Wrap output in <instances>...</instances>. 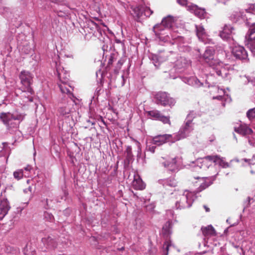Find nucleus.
I'll return each mask as SVG.
<instances>
[{
    "label": "nucleus",
    "instance_id": "nucleus-51",
    "mask_svg": "<svg viewBox=\"0 0 255 255\" xmlns=\"http://www.w3.org/2000/svg\"><path fill=\"white\" fill-rule=\"evenodd\" d=\"M204 208L205 209L206 211L208 212L210 211V209L207 206L204 205Z\"/></svg>",
    "mask_w": 255,
    "mask_h": 255
},
{
    "label": "nucleus",
    "instance_id": "nucleus-47",
    "mask_svg": "<svg viewBox=\"0 0 255 255\" xmlns=\"http://www.w3.org/2000/svg\"><path fill=\"white\" fill-rule=\"evenodd\" d=\"M108 59H108L107 68H108L110 67V66L113 64V62L114 61V60H113V59H110L109 58H108Z\"/></svg>",
    "mask_w": 255,
    "mask_h": 255
},
{
    "label": "nucleus",
    "instance_id": "nucleus-13",
    "mask_svg": "<svg viewBox=\"0 0 255 255\" xmlns=\"http://www.w3.org/2000/svg\"><path fill=\"white\" fill-rule=\"evenodd\" d=\"M210 158L212 162L223 168H227L230 167V163L226 162L225 158L221 157L219 155H212V157H210Z\"/></svg>",
    "mask_w": 255,
    "mask_h": 255
},
{
    "label": "nucleus",
    "instance_id": "nucleus-31",
    "mask_svg": "<svg viewBox=\"0 0 255 255\" xmlns=\"http://www.w3.org/2000/svg\"><path fill=\"white\" fill-rule=\"evenodd\" d=\"M243 14L240 11H234L231 15V18L232 20L235 22H237L240 18L242 17Z\"/></svg>",
    "mask_w": 255,
    "mask_h": 255
},
{
    "label": "nucleus",
    "instance_id": "nucleus-44",
    "mask_svg": "<svg viewBox=\"0 0 255 255\" xmlns=\"http://www.w3.org/2000/svg\"><path fill=\"white\" fill-rule=\"evenodd\" d=\"M12 120L22 121L23 120V117L20 115L17 116H14L12 115Z\"/></svg>",
    "mask_w": 255,
    "mask_h": 255
},
{
    "label": "nucleus",
    "instance_id": "nucleus-20",
    "mask_svg": "<svg viewBox=\"0 0 255 255\" xmlns=\"http://www.w3.org/2000/svg\"><path fill=\"white\" fill-rule=\"evenodd\" d=\"M195 179L199 180L200 182V185L198 188V192H201L202 190L205 189L212 183V181L208 178H200L199 177H195Z\"/></svg>",
    "mask_w": 255,
    "mask_h": 255
},
{
    "label": "nucleus",
    "instance_id": "nucleus-7",
    "mask_svg": "<svg viewBox=\"0 0 255 255\" xmlns=\"http://www.w3.org/2000/svg\"><path fill=\"white\" fill-rule=\"evenodd\" d=\"M173 135L169 134H159L152 137V143L160 146L168 141L174 142L175 141H173Z\"/></svg>",
    "mask_w": 255,
    "mask_h": 255
},
{
    "label": "nucleus",
    "instance_id": "nucleus-19",
    "mask_svg": "<svg viewBox=\"0 0 255 255\" xmlns=\"http://www.w3.org/2000/svg\"><path fill=\"white\" fill-rule=\"evenodd\" d=\"M132 184L134 189L136 190H142L145 188V184L138 174L134 175V179Z\"/></svg>",
    "mask_w": 255,
    "mask_h": 255
},
{
    "label": "nucleus",
    "instance_id": "nucleus-52",
    "mask_svg": "<svg viewBox=\"0 0 255 255\" xmlns=\"http://www.w3.org/2000/svg\"><path fill=\"white\" fill-rule=\"evenodd\" d=\"M253 55L255 56V49H250Z\"/></svg>",
    "mask_w": 255,
    "mask_h": 255
},
{
    "label": "nucleus",
    "instance_id": "nucleus-32",
    "mask_svg": "<svg viewBox=\"0 0 255 255\" xmlns=\"http://www.w3.org/2000/svg\"><path fill=\"white\" fill-rule=\"evenodd\" d=\"M196 117V113L193 111H190L187 116L185 121L187 122H190L191 124H194L193 123V119Z\"/></svg>",
    "mask_w": 255,
    "mask_h": 255
},
{
    "label": "nucleus",
    "instance_id": "nucleus-3",
    "mask_svg": "<svg viewBox=\"0 0 255 255\" xmlns=\"http://www.w3.org/2000/svg\"><path fill=\"white\" fill-rule=\"evenodd\" d=\"M195 198L193 193L185 191L182 195H179V199L175 203L176 208L182 209L190 207Z\"/></svg>",
    "mask_w": 255,
    "mask_h": 255
},
{
    "label": "nucleus",
    "instance_id": "nucleus-17",
    "mask_svg": "<svg viewBox=\"0 0 255 255\" xmlns=\"http://www.w3.org/2000/svg\"><path fill=\"white\" fill-rule=\"evenodd\" d=\"M232 53L236 59L239 60H246L248 57L245 49H232Z\"/></svg>",
    "mask_w": 255,
    "mask_h": 255
},
{
    "label": "nucleus",
    "instance_id": "nucleus-43",
    "mask_svg": "<svg viewBox=\"0 0 255 255\" xmlns=\"http://www.w3.org/2000/svg\"><path fill=\"white\" fill-rule=\"evenodd\" d=\"M197 81H198V79H197L195 78L192 77V78H191L188 79L187 80V81H185V82L187 83L188 84L190 85V84H192L193 81H194L196 83L197 82Z\"/></svg>",
    "mask_w": 255,
    "mask_h": 255
},
{
    "label": "nucleus",
    "instance_id": "nucleus-35",
    "mask_svg": "<svg viewBox=\"0 0 255 255\" xmlns=\"http://www.w3.org/2000/svg\"><path fill=\"white\" fill-rule=\"evenodd\" d=\"M44 219L45 221L52 222L54 221V218L52 214L45 212L44 213Z\"/></svg>",
    "mask_w": 255,
    "mask_h": 255
},
{
    "label": "nucleus",
    "instance_id": "nucleus-10",
    "mask_svg": "<svg viewBox=\"0 0 255 255\" xmlns=\"http://www.w3.org/2000/svg\"><path fill=\"white\" fill-rule=\"evenodd\" d=\"M187 10L193 13L196 16L201 19H204L207 16V12L205 8L199 7L197 5L193 3H191L187 6Z\"/></svg>",
    "mask_w": 255,
    "mask_h": 255
},
{
    "label": "nucleus",
    "instance_id": "nucleus-21",
    "mask_svg": "<svg viewBox=\"0 0 255 255\" xmlns=\"http://www.w3.org/2000/svg\"><path fill=\"white\" fill-rule=\"evenodd\" d=\"M201 230L205 239L216 235V231L212 225H208L205 227H202Z\"/></svg>",
    "mask_w": 255,
    "mask_h": 255
},
{
    "label": "nucleus",
    "instance_id": "nucleus-39",
    "mask_svg": "<svg viewBox=\"0 0 255 255\" xmlns=\"http://www.w3.org/2000/svg\"><path fill=\"white\" fill-rule=\"evenodd\" d=\"M66 93L68 95V97L73 102H75L76 97L74 96L73 94L69 90L66 89Z\"/></svg>",
    "mask_w": 255,
    "mask_h": 255
},
{
    "label": "nucleus",
    "instance_id": "nucleus-12",
    "mask_svg": "<svg viewBox=\"0 0 255 255\" xmlns=\"http://www.w3.org/2000/svg\"><path fill=\"white\" fill-rule=\"evenodd\" d=\"M159 184L162 185L163 188L168 189L169 188L175 187L177 185V182L174 177L159 179Z\"/></svg>",
    "mask_w": 255,
    "mask_h": 255
},
{
    "label": "nucleus",
    "instance_id": "nucleus-11",
    "mask_svg": "<svg viewBox=\"0 0 255 255\" xmlns=\"http://www.w3.org/2000/svg\"><path fill=\"white\" fill-rule=\"evenodd\" d=\"M234 29V28L231 25H225L222 31L220 33V37L230 43L233 42L234 40L232 37V34Z\"/></svg>",
    "mask_w": 255,
    "mask_h": 255
},
{
    "label": "nucleus",
    "instance_id": "nucleus-5",
    "mask_svg": "<svg viewBox=\"0 0 255 255\" xmlns=\"http://www.w3.org/2000/svg\"><path fill=\"white\" fill-rule=\"evenodd\" d=\"M194 125L185 121L179 131L173 134V141H178L188 137L194 129Z\"/></svg>",
    "mask_w": 255,
    "mask_h": 255
},
{
    "label": "nucleus",
    "instance_id": "nucleus-40",
    "mask_svg": "<svg viewBox=\"0 0 255 255\" xmlns=\"http://www.w3.org/2000/svg\"><path fill=\"white\" fill-rule=\"evenodd\" d=\"M177 3L181 6H186L187 8L188 0H177Z\"/></svg>",
    "mask_w": 255,
    "mask_h": 255
},
{
    "label": "nucleus",
    "instance_id": "nucleus-34",
    "mask_svg": "<svg viewBox=\"0 0 255 255\" xmlns=\"http://www.w3.org/2000/svg\"><path fill=\"white\" fill-rule=\"evenodd\" d=\"M126 153H127V160L130 162L132 159L133 155L132 154V149L131 147L130 146H128L126 149Z\"/></svg>",
    "mask_w": 255,
    "mask_h": 255
},
{
    "label": "nucleus",
    "instance_id": "nucleus-45",
    "mask_svg": "<svg viewBox=\"0 0 255 255\" xmlns=\"http://www.w3.org/2000/svg\"><path fill=\"white\" fill-rule=\"evenodd\" d=\"M148 148V150L150 151H151L152 153H154L155 151L156 147L154 146H149Z\"/></svg>",
    "mask_w": 255,
    "mask_h": 255
},
{
    "label": "nucleus",
    "instance_id": "nucleus-1",
    "mask_svg": "<svg viewBox=\"0 0 255 255\" xmlns=\"http://www.w3.org/2000/svg\"><path fill=\"white\" fill-rule=\"evenodd\" d=\"M214 49H206L202 56L205 62L216 71L217 75L227 77L229 74L227 71L231 68L229 65L223 64L219 60L214 59Z\"/></svg>",
    "mask_w": 255,
    "mask_h": 255
},
{
    "label": "nucleus",
    "instance_id": "nucleus-48",
    "mask_svg": "<svg viewBox=\"0 0 255 255\" xmlns=\"http://www.w3.org/2000/svg\"><path fill=\"white\" fill-rule=\"evenodd\" d=\"M108 59H108L107 68H108L110 67V66L113 64V62L114 61V60H113V59H110L109 58H108Z\"/></svg>",
    "mask_w": 255,
    "mask_h": 255
},
{
    "label": "nucleus",
    "instance_id": "nucleus-36",
    "mask_svg": "<svg viewBox=\"0 0 255 255\" xmlns=\"http://www.w3.org/2000/svg\"><path fill=\"white\" fill-rule=\"evenodd\" d=\"M14 177L17 179L19 180L23 177V172L22 169H19L13 172Z\"/></svg>",
    "mask_w": 255,
    "mask_h": 255
},
{
    "label": "nucleus",
    "instance_id": "nucleus-29",
    "mask_svg": "<svg viewBox=\"0 0 255 255\" xmlns=\"http://www.w3.org/2000/svg\"><path fill=\"white\" fill-rule=\"evenodd\" d=\"M63 69H64V68L63 67L61 68V67H58L56 66V71H57V76L59 79V80L61 82V83H58V85L62 93H64V91H63V87L62 85L63 82L61 80L60 75H61V73L63 72Z\"/></svg>",
    "mask_w": 255,
    "mask_h": 255
},
{
    "label": "nucleus",
    "instance_id": "nucleus-57",
    "mask_svg": "<svg viewBox=\"0 0 255 255\" xmlns=\"http://www.w3.org/2000/svg\"><path fill=\"white\" fill-rule=\"evenodd\" d=\"M102 122L103 123V124L106 125V123L105 122V121L103 120H102Z\"/></svg>",
    "mask_w": 255,
    "mask_h": 255
},
{
    "label": "nucleus",
    "instance_id": "nucleus-25",
    "mask_svg": "<svg viewBox=\"0 0 255 255\" xmlns=\"http://www.w3.org/2000/svg\"><path fill=\"white\" fill-rule=\"evenodd\" d=\"M163 248L165 249V255H170L172 252L175 251L174 246L170 240H168L164 243Z\"/></svg>",
    "mask_w": 255,
    "mask_h": 255
},
{
    "label": "nucleus",
    "instance_id": "nucleus-18",
    "mask_svg": "<svg viewBox=\"0 0 255 255\" xmlns=\"http://www.w3.org/2000/svg\"><path fill=\"white\" fill-rule=\"evenodd\" d=\"M234 130L243 136L251 134L253 132V130L245 124H242L239 127H235Z\"/></svg>",
    "mask_w": 255,
    "mask_h": 255
},
{
    "label": "nucleus",
    "instance_id": "nucleus-23",
    "mask_svg": "<svg viewBox=\"0 0 255 255\" xmlns=\"http://www.w3.org/2000/svg\"><path fill=\"white\" fill-rule=\"evenodd\" d=\"M12 114L10 113H1L0 114V120L4 125L9 128V122L12 120Z\"/></svg>",
    "mask_w": 255,
    "mask_h": 255
},
{
    "label": "nucleus",
    "instance_id": "nucleus-38",
    "mask_svg": "<svg viewBox=\"0 0 255 255\" xmlns=\"http://www.w3.org/2000/svg\"><path fill=\"white\" fill-rule=\"evenodd\" d=\"M88 25L92 30L98 29L99 28L98 24L92 20L88 21Z\"/></svg>",
    "mask_w": 255,
    "mask_h": 255
},
{
    "label": "nucleus",
    "instance_id": "nucleus-26",
    "mask_svg": "<svg viewBox=\"0 0 255 255\" xmlns=\"http://www.w3.org/2000/svg\"><path fill=\"white\" fill-rule=\"evenodd\" d=\"M196 35L199 38V39H201L202 41L204 42V39L206 37V33L204 28L203 26L196 25Z\"/></svg>",
    "mask_w": 255,
    "mask_h": 255
},
{
    "label": "nucleus",
    "instance_id": "nucleus-50",
    "mask_svg": "<svg viewBox=\"0 0 255 255\" xmlns=\"http://www.w3.org/2000/svg\"><path fill=\"white\" fill-rule=\"evenodd\" d=\"M222 98H223V97L222 96H218L213 97L214 99H217V100H222Z\"/></svg>",
    "mask_w": 255,
    "mask_h": 255
},
{
    "label": "nucleus",
    "instance_id": "nucleus-16",
    "mask_svg": "<svg viewBox=\"0 0 255 255\" xmlns=\"http://www.w3.org/2000/svg\"><path fill=\"white\" fill-rule=\"evenodd\" d=\"M173 22L174 20L173 17L170 15H168L164 18L160 23L157 24L154 26L153 29L154 30H156L157 28L162 26H164L166 28H169L172 26Z\"/></svg>",
    "mask_w": 255,
    "mask_h": 255
},
{
    "label": "nucleus",
    "instance_id": "nucleus-41",
    "mask_svg": "<svg viewBox=\"0 0 255 255\" xmlns=\"http://www.w3.org/2000/svg\"><path fill=\"white\" fill-rule=\"evenodd\" d=\"M165 28L164 26L159 27L158 28L156 29V30H154L153 29V31H154L155 34L156 36H158L161 34V32L164 30V29Z\"/></svg>",
    "mask_w": 255,
    "mask_h": 255
},
{
    "label": "nucleus",
    "instance_id": "nucleus-24",
    "mask_svg": "<svg viewBox=\"0 0 255 255\" xmlns=\"http://www.w3.org/2000/svg\"><path fill=\"white\" fill-rule=\"evenodd\" d=\"M190 64V62L184 57H180L178 59L175 64L177 69H181L188 67Z\"/></svg>",
    "mask_w": 255,
    "mask_h": 255
},
{
    "label": "nucleus",
    "instance_id": "nucleus-15",
    "mask_svg": "<svg viewBox=\"0 0 255 255\" xmlns=\"http://www.w3.org/2000/svg\"><path fill=\"white\" fill-rule=\"evenodd\" d=\"M10 209L8 201L7 199L0 201V220H1L7 215Z\"/></svg>",
    "mask_w": 255,
    "mask_h": 255
},
{
    "label": "nucleus",
    "instance_id": "nucleus-61",
    "mask_svg": "<svg viewBox=\"0 0 255 255\" xmlns=\"http://www.w3.org/2000/svg\"><path fill=\"white\" fill-rule=\"evenodd\" d=\"M251 173H254V172L252 170V171H251Z\"/></svg>",
    "mask_w": 255,
    "mask_h": 255
},
{
    "label": "nucleus",
    "instance_id": "nucleus-37",
    "mask_svg": "<svg viewBox=\"0 0 255 255\" xmlns=\"http://www.w3.org/2000/svg\"><path fill=\"white\" fill-rule=\"evenodd\" d=\"M123 62L122 60H120L118 61L117 65L114 69V73L117 74L119 73L120 70L121 69L122 66L123 65Z\"/></svg>",
    "mask_w": 255,
    "mask_h": 255
},
{
    "label": "nucleus",
    "instance_id": "nucleus-28",
    "mask_svg": "<svg viewBox=\"0 0 255 255\" xmlns=\"http://www.w3.org/2000/svg\"><path fill=\"white\" fill-rule=\"evenodd\" d=\"M103 56H105L106 58H109L110 59H113L115 60L117 59L118 53L115 51V49H110V55L107 54L108 52V49H103Z\"/></svg>",
    "mask_w": 255,
    "mask_h": 255
},
{
    "label": "nucleus",
    "instance_id": "nucleus-9",
    "mask_svg": "<svg viewBox=\"0 0 255 255\" xmlns=\"http://www.w3.org/2000/svg\"><path fill=\"white\" fill-rule=\"evenodd\" d=\"M177 159L176 157L168 159L161 162V164L167 170L172 172H176L179 170Z\"/></svg>",
    "mask_w": 255,
    "mask_h": 255
},
{
    "label": "nucleus",
    "instance_id": "nucleus-2",
    "mask_svg": "<svg viewBox=\"0 0 255 255\" xmlns=\"http://www.w3.org/2000/svg\"><path fill=\"white\" fill-rule=\"evenodd\" d=\"M19 78L22 85L20 90L23 95L21 97L27 98L28 101L32 102V98L30 96L34 93L31 87L33 81L32 74L28 71L23 70L19 74Z\"/></svg>",
    "mask_w": 255,
    "mask_h": 255
},
{
    "label": "nucleus",
    "instance_id": "nucleus-6",
    "mask_svg": "<svg viewBox=\"0 0 255 255\" xmlns=\"http://www.w3.org/2000/svg\"><path fill=\"white\" fill-rule=\"evenodd\" d=\"M148 116L155 120L161 122L164 124H168L171 125L169 116H165L162 114L160 111L157 110H153L147 112Z\"/></svg>",
    "mask_w": 255,
    "mask_h": 255
},
{
    "label": "nucleus",
    "instance_id": "nucleus-4",
    "mask_svg": "<svg viewBox=\"0 0 255 255\" xmlns=\"http://www.w3.org/2000/svg\"><path fill=\"white\" fill-rule=\"evenodd\" d=\"M155 102L157 105L163 107L169 106L172 108L176 103L174 99L170 97L169 94L165 92H158L154 95Z\"/></svg>",
    "mask_w": 255,
    "mask_h": 255
},
{
    "label": "nucleus",
    "instance_id": "nucleus-53",
    "mask_svg": "<svg viewBox=\"0 0 255 255\" xmlns=\"http://www.w3.org/2000/svg\"><path fill=\"white\" fill-rule=\"evenodd\" d=\"M225 251V248L223 247L220 248V252L221 253H224Z\"/></svg>",
    "mask_w": 255,
    "mask_h": 255
},
{
    "label": "nucleus",
    "instance_id": "nucleus-59",
    "mask_svg": "<svg viewBox=\"0 0 255 255\" xmlns=\"http://www.w3.org/2000/svg\"><path fill=\"white\" fill-rule=\"evenodd\" d=\"M197 51H198V52H200V51H199V49H197Z\"/></svg>",
    "mask_w": 255,
    "mask_h": 255
},
{
    "label": "nucleus",
    "instance_id": "nucleus-42",
    "mask_svg": "<svg viewBox=\"0 0 255 255\" xmlns=\"http://www.w3.org/2000/svg\"><path fill=\"white\" fill-rule=\"evenodd\" d=\"M248 142L252 146L255 147V137H249Z\"/></svg>",
    "mask_w": 255,
    "mask_h": 255
},
{
    "label": "nucleus",
    "instance_id": "nucleus-55",
    "mask_svg": "<svg viewBox=\"0 0 255 255\" xmlns=\"http://www.w3.org/2000/svg\"><path fill=\"white\" fill-rule=\"evenodd\" d=\"M30 166H27L26 167H25L24 169L25 170H29L30 169Z\"/></svg>",
    "mask_w": 255,
    "mask_h": 255
},
{
    "label": "nucleus",
    "instance_id": "nucleus-60",
    "mask_svg": "<svg viewBox=\"0 0 255 255\" xmlns=\"http://www.w3.org/2000/svg\"><path fill=\"white\" fill-rule=\"evenodd\" d=\"M222 2H223V3H225V1H222Z\"/></svg>",
    "mask_w": 255,
    "mask_h": 255
},
{
    "label": "nucleus",
    "instance_id": "nucleus-49",
    "mask_svg": "<svg viewBox=\"0 0 255 255\" xmlns=\"http://www.w3.org/2000/svg\"><path fill=\"white\" fill-rule=\"evenodd\" d=\"M115 41L117 43H119L121 44V46H124V44L123 42H122L120 40L116 39L115 40Z\"/></svg>",
    "mask_w": 255,
    "mask_h": 255
},
{
    "label": "nucleus",
    "instance_id": "nucleus-14",
    "mask_svg": "<svg viewBox=\"0 0 255 255\" xmlns=\"http://www.w3.org/2000/svg\"><path fill=\"white\" fill-rule=\"evenodd\" d=\"M43 245L48 249H54L57 247V239L54 236H48L41 239Z\"/></svg>",
    "mask_w": 255,
    "mask_h": 255
},
{
    "label": "nucleus",
    "instance_id": "nucleus-22",
    "mask_svg": "<svg viewBox=\"0 0 255 255\" xmlns=\"http://www.w3.org/2000/svg\"><path fill=\"white\" fill-rule=\"evenodd\" d=\"M210 157H212V155H208L203 158L197 159L196 161L197 166L199 167L200 168H208L210 165L208 164L209 161L212 162Z\"/></svg>",
    "mask_w": 255,
    "mask_h": 255
},
{
    "label": "nucleus",
    "instance_id": "nucleus-46",
    "mask_svg": "<svg viewBox=\"0 0 255 255\" xmlns=\"http://www.w3.org/2000/svg\"><path fill=\"white\" fill-rule=\"evenodd\" d=\"M145 12L146 14H149V15H151L153 12L149 8H146Z\"/></svg>",
    "mask_w": 255,
    "mask_h": 255
},
{
    "label": "nucleus",
    "instance_id": "nucleus-58",
    "mask_svg": "<svg viewBox=\"0 0 255 255\" xmlns=\"http://www.w3.org/2000/svg\"><path fill=\"white\" fill-rule=\"evenodd\" d=\"M68 118H69V117H67L66 118L65 117V120H67Z\"/></svg>",
    "mask_w": 255,
    "mask_h": 255
},
{
    "label": "nucleus",
    "instance_id": "nucleus-33",
    "mask_svg": "<svg viewBox=\"0 0 255 255\" xmlns=\"http://www.w3.org/2000/svg\"><path fill=\"white\" fill-rule=\"evenodd\" d=\"M247 117L250 121L255 119V108L251 109L247 112Z\"/></svg>",
    "mask_w": 255,
    "mask_h": 255
},
{
    "label": "nucleus",
    "instance_id": "nucleus-56",
    "mask_svg": "<svg viewBox=\"0 0 255 255\" xmlns=\"http://www.w3.org/2000/svg\"><path fill=\"white\" fill-rule=\"evenodd\" d=\"M244 160L246 162H249L250 161H251V159H244Z\"/></svg>",
    "mask_w": 255,
    "mask_h": 255
},
{
    "label": "nucleus",
    "instance_id": "nucleus-27",
    "mask_svg": "<svg viewBox=\"0 0 255 255\" xmlns=\"http://www.w3.org/2000/svg\"><path fill=\"white\" fill-rule=\"evenodd\" d=\"M172 227L171 222L168 221L163 226L162 230V235L166 237H168L171 233V228Z\"/></svg>",
    "mask_w": 255,
    "mask_h": 255
},
{
    "label": "nucleus",
    "instance_id": "nucleus-8",
    "mask_svg": "<svg viewBox=\"0 0 255 255\" xmlns=\"http://www.w3.org/2000/svg\"><path fill=\"white\" fill-rule=\"evenodd\" d=\"M248 23L250 24L249 22ZM245 38L246 46L255 48V23H251V26L246 35Z\"/></svg>",
    "mask_w": 255,
    "mask_h": 255
},
{
    "label": "nucleus",
    "instance_id": "nucleus-30",
    "mask_svg": "<svg viewBox=\"0 0 255 255\" xmlns=\"http://www.w3.org/2000/svg\"><path fill=\"white\" fill-rule=\"evenodd\" d=\"M23 193L25 194V197L29 201L32 196V188L29 186L28 188L23 190Z\"/></svg>",
    "mask_w": 255,
    "mask_h": 255
},
{
    "label": "nucleus",
    "instance_id": "nucleus-54",
    "mask_svg": "<svg viewBox=\"0 0 255 255\" xmlns=\"http://www.w3.org/2000/svg\"><path fill=\"white\" fill-rule=\"evenodd\" d=\"M47 1H51L52 2L57 3L58 2V0H46Z\"/></svg>",
    "mask_w": 255,
    "mask_h": 255
}]
</instances>
